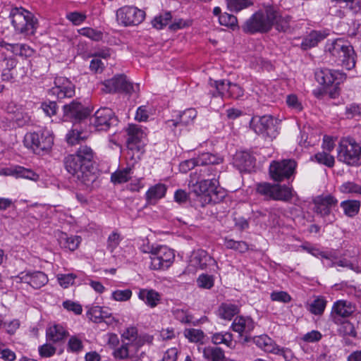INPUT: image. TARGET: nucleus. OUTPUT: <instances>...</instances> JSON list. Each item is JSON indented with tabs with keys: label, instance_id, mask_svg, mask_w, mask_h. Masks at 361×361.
Wrapping results in <instances>:
<instances>
[{
	"label": "nucleus",
	"instance_id": "obj_8",
	"mask_svg": "<svg viewBox=\"0 0 361 361\" xmlns=\"http://www.w3.org/2000/svg\"><path fill=\"white\" fill-rule=\"evenodd\" d=\"M337 159L350 166L361 165V146L352 139L341 141L337 149Z\"/></svg>",
	"mask_w": 361,
	"mask_h": 361
},
{
	"label": "nucleus",
	"instance_id": "obj_9",
	"mask_svg": "<svg viewBox=\"0 0 361 361\" xmlns=\"http://www.w3.org/2000/svg\"><path fill=\"white\" fill-rule=\"evenodd\" d=\"M151 252L150 267L154 270L168 269L173 262L175 255L172 250L166 246H158L150 250H144Z\"/></svg>",
	"mask_w": 361,
	"mask_h": 361
},
{
	"label": "nucleus",
	"instance_id": "obj_15",
	"mask_svg": "<svg viewBox=\"0 0 361 361\" xmlns=\"http://www.w3.org/2000/svg\"><path fill=\"white\" fill-rule=\"evenodd\" d=\"M128 137L127 139V147L128 150H136L140 152L146 140V129L136 124H130L126 130Z\"/></svg>",
	"mask_w": 361,
	"mask_h": 361
},
{
	"label": "nucleus",
	"instance_id": "obj_21",
	"mask_svg": "<svg viewBox=\"0 0 361 361\" xmlns=\"http://www.w3.org/2000/svg\"><path fill=\"white\" fill-rule=\"evenodd\" d=\"M255 322L252 318L243 316L236 317L231 324L232 330L238 333L240 336L243 334H250L255 329Z\"/></svg>",
	"mask_w": 361,
	"mask_h": 361
},
{
	"label": "nucleus",
	"instance_id": "obj_4",
	"mask_svg": "<svg viewBox=\"0 0 361 361\" xmlns=\"http://www.w3.org/2000/svg\"><path fill=\"white\" fill-rule=\"evenodd\" d=\"M53 144V133L47 129L27 133L24 137L25 146L32 149L37 154L48 152L51 149Z\"/></svg>",
	"mask_w": 361,
	"mask_h": 361
},
{
	"label": "nucleus",
	"instance_id": "obj_3",
	"mask_svg": "<svg viewBox=\"0 0 361 361\" xmlns=\"http://www.w3.org/2000/svg\"><path fill=\"white\" fill-rule=\"evenodd\" d=\"M330 54L336 59L346 69L350 70L355 65V53L350 42L343 39L338 38L326 45Z\"/></svg>",
	"mask_w": 361,
	"mask_h": 361
},
{
	"label": "nucleus",
	"instance_id": "obj_33",
	"mask_svg": "<svg viewBox=\"0 0 361 361\" xmlns=\"http://www.w3.org/2000/svg\"><path fill=\"white\" fill-rule=\"evenodd\" d=\"M136 353L133 347L123 341L120 347L114 350L113 355L116 359L125 360L133 357Z\"/></svg>",
	"mask_w": 361,
	"mask_h": 361
},
{
	"label": "nucleus",
	"instance_id": "obj_24",
	"mask_svg": "<svg viewBox=\"0 0 361 361\" xmlns=\"http://www.w3.org/2000/svg\"><path fill=\"white\" fill-rule=\"evenodd\" d=\"M214 262V259L203 250H198L194 252L190 259L192 265L201 269H205L208 264Z\"/></svg>",
	"mask_w": 361,
	"mask_h": 361
},
{
	"label": "nucleus",
	"instance_id": "obj_55",
	"mask_svg": "<svg viewBox=\"0 0 361 361\" xmlns=\"http://www.w3.org/2000/svg\"><path fill=\"white\" fill-rule=\"evenodd\" d=\"M219 22L221 25L233 28L236 26L238 20L235 16L224 13L219 16Z\"/></svg>",
	"mask_w": 361,
	"mask_h": 361
},
{
	"label": "nucleus",
	"instance_id": "obj_39",
	"mask_svg": "<svg viewBox=\"0 0 361 361\" xmlns=\"http://www.w3.org/2000/svg\"><path fill=\"white\" fill-rule=\"evenodd\" d=\"M228 9L232 12H239L253 4L251 0H226Z\"/></svg>",
	"mask_w": 361,
	"mask_h": 361
},
{
	"label": "nucleus",
	"instance_id": "obj_6",
	"mask_svg": "<svg viewBox=\"0 0 361 361\" xmlns=\"http://www.w3.org/2000/svg\"><path fill=\"white\" fill-rule=\"evenodd\" d=\"M193 192L197 196H202L205 203L218 202L223 197L219 180L216 178L197 180Z\"/></svg>",
	"mask_w": 361,
	"mask_h": 361
},
{
	"label": "nucleus",
	"instance_id": "obj_2",
	"mask_svg": "<svg viewBox=\"0 0 361 361\" xmlns=\"http://www.w3.org/2000/svg\"><path fill=\"white\" fill-rule=\"evenodd\" d=\"M276 15V8L271 5L264 6L244 23L242 29L249 34L268 32L274 26Z\"/></svg>",
	"mask_w": 361,
	"mask_h": 361
},
{
	"label": "nucleus",
	"instance_id": "obj_28",
	"mask_svg": "<svg viewBox=\"0 0 361 361\" xmlns=\"http://www.w3.org/2000/svg\"><path fill=\"white\" fill-rule=\"evenodd\" d=\"M66 331L62 326L59 324H55L52 326H50L47 330V340L54 343L61 341L66 336Z\"/></svg>",
	"mask_w": 361,
	"mask_h": 361
},
{
	"label": "nucleus",
	"instance_id": "obj_12",
	"mask_svg": "<svg viewBox=\"0 0 361 361\" xmlns=\"http://www.w3.org/2000/svg\"><path fill=\"white\" fill-rule=\"evenodd\" d=\"M116 16L118 23L127 27L141 23L145 18V13L137 7L123 6L117 10Z\"/></svg>",
	"mask_w": 361,
	"mask_h": 361
},
{
	"label": "nucleus",
	"instance_id": "obj_60",
	"mask_svg": "<svg viewBox=\"0 0 361 361\" xmlns=\"http://www.w3.org/2000/svg\"><path fill=\"white\" fill-rule=\"evenodd\" d=\"M184 335L191 342L195 343L200 341L204 337L203 332L201 330L195 329H185Z\"/></svg>",
	"mask_w": 361,
	"mask_h": 361
},
{
	"label": "nucleus",
	"instance_id": "obj_1",
	"mask_svg": "<svg viewBox=\"0 0 361 361\" xmlns=\"http://www.w3.org/2000/svg\"><path fill=\"white\" fill-rule=\"evenodd\" d=\"M93 151L87 145H81L76 153L69 154L63 159L66 170L82 184L90 186L95 180L92 160Z\"/></svg>",
	"mask_w": 361,
	"mask_h": 361
},
{
	"label": "nucleus",
	"instance_id": "obj_54",
	"mask_svg": "<svg viewBox=\"0 0 361 361\" xmlns=\"http://www.w3.org/2000/svg\"><path fill=\"white\" fill-rule=\"evenodd\" d=\"M203 168L200 170V176L202 179L216 178L219 170L216 169L215 165L202 166Z\"/></svg>",
	"mask_w": 361,
	"mask_h": 361
},
{
	"label": "nucleus",
	"instance_id": "obj_7",
	"mask_svg": "<svg viewBox=\"0 0 361 361\" xmlns=\"http://www.w3.org/2000/svg\"><path fill=\"white\" fill-rule=\"evenodd\" d=\"M314 76L316 80L324 87V89L327 90L330 87H333V90L329 92L331 98H335L338 95V86L346 78L344 73L325 68L317 69Z\"/></svg>",
	"mask_w": 361,
	"mask_h": 361
},
{
	"label": "nucleus",
	"instance_id": "obj_63",
	"mask_svg": "<svg viewBox=\"0 0 361 361\" xmlns=\"http://www.w3.org/2000/svg\"><path fill=\"white\" fill-rule=\"evenodd\" d=\"M68 350L73 353H78L82 350L83 345L80 338L71 336L68 343Z\"/></svg>",
	"mask_w": 361,
	"mask_h": 361
},
{
	"label": "nucleus",
	"instance_id": "obj_30",
	"mask_svg": "<svg viewBox=\"0 0 361 361\" xmlns=\"http://www.w3.org/2000/svg\"><path fill=\"white\" fill-rule=\"evenodd\" d=\"M203 355L212 361H226L224 351L219 347L208 346L204 348Z\"/></svg>",
	"mask_w": 361,
	"mask_h": 361
},
{
	"label": "nucleus",
	"instance_id": "obj_25",
	"mask_svg": "<svg viewBox=\"0 0 361 361\" xmlns=\"http://www.w3.org/2000/svg\"><path fill=\"white\" fill-rule=\"evenodd\" d=\"M0 174L15 176L17 178H23L32 180H37L39 177L33 171L19 166H15L14 168L4 169L2 172H0Z\"/></svg>",
	"mask_w": 361,
	"mask_h": 361
},
{
	"label": "nucleus",
	"instance_id": "obj_36",
	"mask_svg": "<svg viewBox=\"0 0 361 361\" xmlns=\"http://www.w3.org/2000/svg\"><path fill=\"white\" fill-rule=\"evenodd\" d=\"M197 166L216 165L222 162V159L214 154L206 152L196 158Z\"/></svg>",
	"mask_w": 361,
	"mask_h": 361
},
{
	"label": "nucleus",
	"instance_id": "obj_38",
	"mask_svg": "<svg viewBox=\"0 0 361 361\" xmlns=\"http://www.w3.org/2000/svg\"><path fill=\"white\" fill-rule=\"evenodd\" d=\"M137 335L138 331L135 326L128 327L121 334L122 342L125 341L134 348Z\"/></svg>",
	"mask_w": 361,
	"mask_h": 361
},
{
	"label": "nucleus",
	"instance_id": "obj_58",
	"mask_svg": "<svg viewBox=\"0 0 361 361\" xmlns=\"http://www.w3.org/2000/svg\"><path fill=\"white\" fill-rule=\"evenodd\" d=\"M87 314L92 322H102V307L97 305L88 307Z\"/></svg>",
	"mask_w": 361,
	"mask_h": 361
},
{
	"label": "nucleus",
	"instance_id": "obj_59",
	"mask_svg": "<svg viewBox=\"0 0 361 361\" xmlns=\"http://www.w3.org/2000/svg\"><path fill=\"white\" fill-rule=\"evenodd\" d=\"M154 340L153 336L147 334H141L137 335V338L135 344V352L137 353L139 349L145 343L151 344Z\"/></svg>",
	"mask_w": 361,
	"mask_h": 361
},
{
	"label": "nucleus",
	"instance_id": "obj_35",
	"mask_svg": "<svg viewBox=\"0 0 361 361\" xmlns=\"http://www.w3.org/2000/svg\"><path fill=\"white\" fill-rule=\"evenodd\" d=\"M166 192V188L164 184H157L151 187L146 193L147 200L156 201L162 198Z\"/></svg>",
	"mask_w": 361,
	"mask_h": 361
},
{
	"label": "nucleus",
	"instance_id": "obj_22",
	"mask_svg": "<svg viewBox=\"0 0 361 361\" xmlns=\"http://www.w3.org/2000/svg\"><path fill=\"white\" fill-rule=\"evenodd\" d=\"M252 342L256 344L260 349L267 353L274 354H280L281 349L276 344V343L267 335L263 334L257 336H254Z\"/></svg>",
	"mask_w": 361,
	"mask_h": 361
},
{
	"label": "nucleus",
	"instance_id": "obj_32",
	"mask_svg": "<svg viewBox=\"0 0 361 361\" xmlns=\"http://www.w3.org/2000/svg\"><path fill=\"white\" fill-rule=\"evenodd\" d=\"M292 197L291 189L286 185L275 184L271 200L288 201Z\"/></svg>",
	"mask_w": 361,
	"mask_h": 361
},
{
	"label": "nucleus",
	"instance_id": "obj_64",
	"mask_svg": "<svg viewBox=\"0 0 361 361\" xmlns=\"http://www.w3.org/2000/svg\"><path fill=\"white\" fill-rule=\"evenodd\" d=\"M286 103L290 108L295 110L296 112H300L302 109L301 103L295 94L288 95L286 97Z\"/></svg>",
	"mask_w": 361,
	"mask_h": 361
},
{
	"label": "nucleus",
	"instance_id": "obj_48",
	"mask_svg": "<svg viewBox=\"0 0 361 361\" xmlns=\"http://www.w3.org/2000/svg\"><path fill=\"white\" fill-rule=\"evenodd\" d=\"M174 317L182 324L191 323L193 317L187 310L176 308L172 311Z\"/></svg>",
	"mask_w": 361,
	"mask_h": 361
},
{
	"label": "nucleus",
	"instance_id": "obj_20",
	"mask_svg": "<svg viewBox=\"0 0 361 361\" xmlns=\"http://www.w3.org/2000/svg\"><path fill=\"white\" fill-rule=\"evenodd\" d=\"M64 116L76 121L86 118L90 114V110L84 107L81 103L73 101L69 104L63 106Z\"/></svg>",
	"mask_w": 361,
	"mask_h": 361
},
{
	"label": "nucleus",
	"instance_id": "obj_34",
	"mask_svg": "<svg viewBox=\"0 0 361 361\" xmlns=\"http://www.w3.org/2000/svg\"><path fill=\"white\" fill-rule=\"evenodd\" d=\"M341 207L346 216L353 217L358 213L360 202L355 200H345L341 203Z\"/></svg>",
	"mask_w": 361,
	"mask_h": 361
},
{
	"label": "nucleus",
	"instance_id": "obj_45",
	"mask_svg": "<svg viewBox=\"0 0 361 361\" xmlns=\"http://www.w3.org/2000/svg\"><path fill=\"white\" fill-rule=\"evenodd\" d=\"M171 18V13L170 12H165L159 16H156L152 21V23L154 27L161 30L169 23Z\"/></svg>",
	"mask_w": 361,
	"mask_h": 361
},
{
	"label": "nucleus",
	"instance_id": "obj_31",
	"mask_svg": "<svg viewBox=\"0 0 361 361\" xmlns=\"http://www.w3.org/2000/svg\"><path fill=\"white\" fill-rule=\"evenodd\" d=\"M325 38V35L320 32H311L301 43V47L304 50H307L315 47L317 44Z\"/></svg>",
	"mask_w": 361,
	"mask_h": 361
},
{
	"label": "nucleus",
	"instance_id": "obj_17",
	"mask_svg": "<svg viewBox=\"0 0 361 361\" xmlns=\"http://www.w3.org/2000/svg\"><path fill=\"white\" fill-rule=\"evenodd\" d=\"M17 282L25 283L35 289H39L48 282L47 276L42 271L21 272L16 276Z\"/></svg>",
	"mask_w": 361,
	"mask_h": 361
},
{
	"label": "nucleus",
	"instance_id": "obj_41",
	"mask_svg": "<svg viewBox=\"0 0 361 361\" xmlns=\"http://www.w3.org/2000/svg\"><path fill=\"white\" fill-rule=\"evenodd\" d=\"M87 138V133L80 131L78 128L71 130L66 135V140L68 144L74 145L80 143V141Z\"/></svg>",
	"mask_w": 361,
	"mask_h": 361
},
{
	"label": "nucleus",
	"instance_id": "obj_18",
	"mask_svg": "<svg viewBox=\"0 0 361 361\" xmlns=\"http://www.w3.org/2000/svg\"><path fill=\"white\" fill-rule=\"evenodd\" d=\"M52 94L56 95L58 99L71 97L75 94L74 85L65 78H56L54 80V87L51 89Z\"/></svg>",
	"mask_w": 361,
	"mask_h": 361
},
{
	"label": "nucleus",
	"instance_id": "obj_56",
	"mask_svg": "<svg viewBox=\"0 0 361 361\" xmlns=\"http://www.w3.org/2000/svg\"><path fill=\"white\" fill-rule=\"evenodd\" d=\"M326 302L323 298H317L310 306V311L314 314H321L323 313Z\"/></svg>",
	"mask_w": 361,
	"mask_h": 361
},
{
	"label": "nucleus",
	"instance_id": "obj_5",
	"mask_svg": "<svg viewBox=\"0 0 361 361\" xmlns=\"http://www.w3.org/2000/svg\"><path fill=\"white\" fill-rule=\"evenodd\" d=\"M10 18L16 32L26 36L35 34L37 20L30 11L21 7L14 8L11 11Z\"/></svg>",
	"mask_w": 361,
	"mask_h": 361
},
{
	"label": "nucleus",
	"instance_id": "obj_43",
	"mask_svg": "<svg viewBox=\"0 0 361 361\" xmlns=\"http://www.w3.org/2000/svg\"><path fill=\"white\" fill-rule=\"evenodd\" d=\"M232 341L233 335L228 332L216 333L212 336V342L215 345L224 343L229 347L232 344Z\"/></svg>",
	"mask_w": 361,
	"mask_h": 361
},
{
	"label": "nucleus",
	"instance_id": "obj_44",
	"mask_svg": "<svg viewBox=\"0 0 361 361\" xmlns=\"http://www.w3.org/2000/svg\"><path fill=\"white\" fill-rule=\"evenodd\" d=\"M314 159L317 163L327 167L331 168L334 166V157L325 151L317 153L314 155Z\"/></svg>",
	"mask_w": 361,
	"mask_h": 361
},
{
	"label": "nucleus",
	"instance_id": "obj_29",
	"mask_svg": "<svg viewBox=\"0 0 361 361\" xmlns=\"http://www.w3.org/2000/svg\"><path fill=\"white\" fill-rule=\"evenodd\" d=\"M197 116V111L195 109L190 108L183 111L178 115V120H171L172 126L176 127L177 126L182 124L187 126L192 123Z\"/></svg>",
	"mask_w": 361,
	"mask_h": 361
},
{
	"label": "nucleus",
	"instance_id": "obj_13",
	"mask_svg": "<svg viewBox=\"0 0 361 361\" xmlns=\"http://www.w3.org/2000/svg\"><path fill=\"white\" fill-rule=\"evenodd\" d=\"M338 200L332 195L319 196L314 200V212L322 217L326 219L328 223H333L335 216L333 211L337 207Z\"/></svg>",
	"mask_w": 361,
	"mask_h": 361
},
{
	"label": "nucleus",
	"instance_id": "obj_42",
	"mask_svg": "<svg viewBox=\"0 0 361 361\" xmlns=\"http://www.w3.org/2000/svg\"><path fill=\"white\" fill-rule=\"evenodd\" d=\"M276 17L274 25L279 31L286 32L290 28V17L288 16H282L276 9Z\"/></svg>",
	"mask_w": 361,
	"mask_h": 361
},
{
	"label": "nucleus",
	"instance_id": "obj_52",
	"mask_svg": "<svg viewBox=\"0 0 361 361\" xmlns=\"http://www.w3.org/2000/svg\"><path fill=\"white\" fill-rule=\"evenodd\" d=\"M275 184L269 183H261L257 186V191L259 194L264 195L267 199H271L273 190Z\"/></svg>",
	"mask_w": 361,
	"mask_h": 361
},
{
	"label": "nucleus",
	"instance_id": "obj_26",
	"mask_svg": "<svg viewBox=\"0 0 361 361\" xmlns=\"http://www.w3.org/2000/svg\"><path fill=\"white\" fill-rule=\"evenodd\" d=\"M58 241L61 247L74 251L78 247L81 238L78 235H68L66 233L61 232L58 235Z\"/></svg>",
	"mask_w": 361,
	"mask_h": 361
},
{
	"label": "nucleus",
	"instance_id": "obj_61",
	"mask_svg": "<svg viewBox=\"0 0 361 361\" xmlns=\"http://www.w3.org/2000/svg\"><path fill=\"white\" fill-rule=\"evenodd\" d=\"M270 297L273 301L281 302L283 303L289 302L291 300L290 295L285 291H274L271 293Z\"/></svg>",
	"mask_w": 361,
	"mask_h": 361
},
{
	"label": "nucleus",
	"instance_id": "obj_19",
	"mask_svg": "<svg viewBox=\"0 0 361 361\" xmlns=\"http://www.w3.org/2000/svg\"><path fill=\"white\" fill-rule=\"evenodd\" d=\"M354 310L355 307L352 305L351 302L345 300H338L334 302L332 307L331 312V319L334 323L339 324L342 319L350 316Z\"/></svg>",
	"mask_w": 361,
	"mask_h": 361
},
{
	"label": "nucleus",
	"instance_id": "obj_53",
	"mask_svg": "<svg viewBox=\"0 0 361 361\" xmlns=\"http://www.w3.org/2000/svg\"><path fill=\"white\" fill-rule=\"evenodd\" d=\"M340 191L342 193H356L361 195V186L358 184L348 181L340 186Z\"/></svg>",
	"mask_w": 361,
	"mask_h": 361
},
{
	"label": "nucleus",
	"instance_id": "obj_62",
	"mask_svg": "<svg viewBox=\"0 0 361 361\" xmlns=\"http://www.w3.org/2000/svg\"><path fill=\"white\" fill-rule=\"evenodd\" d=\"M75 277L76 276L73 274H58L57 279L61 286L66 288L73 283Z\"/></svg>",
	"mask_w": 361,
	"mask_h": 361
},
{
	"label": "nucleus",
	"instance_id": "obj_16",
	"mask_svg": "<svg viewBox=\"0 0 361 361\" xmlns=\"http://www.w3.org/2000/svg\"><path fill=\"white\" fill-rule=\"evenodd\" d=\"M250 126L258 135L269 137L274 136V121L271 116H254L250 121Z\"/></svg>",
	"mask_w": 361,
	"mask_h": 361
},
{
	"label": "nucleus",
	"instance_id": "obj_10",
	"mask_svg": "<svg viewBox=\"0 0 361 361\" xmlns=\"http://www.w3.org/2000/svg\"><path fill=\"white\" fill-rule=\"evenodd\" d=\"M102 90L106 93L124 92L131 94L140 90V85L135 86L127 80L125 75H118L111 79L106 80L102 83Z\"/></svg>",
	"mask_w": 361,
	"mask_h": 361
},
{
	"label": "nucleus",
	"instance_id": "obj_57",
	"mask_svg": "<svg viewBox=\"0 0 361 361\" xmlns=\"http://www.w3.org/2000/svg\"><path fill=\"white\" fill-rule=\"evenodd\" d=\"M214 277L212 276L202 274L199 276L197 282L199 287L210 289L214 286Z\"/></svg>",
	"mask_w": 361,
	"mask_h": 361
},
{
	"label": "nucleus",
	"instance_id": "obj_23",
	"mask_svg": "<svg viewBox=\"0 0 361 361\" xmlns=\"http://www.w3.org/2000/svg\"><path fill=\"white\" fill-rule=\"evenodd\" d=\"M138 298L151 308H154L161 301V294L151 288H141L137 293Z\"/></svg>",
	"mask_w": 361,
	"mask_h": 361
},
{
	"label": "nucleus",
	"instance_id": "obj_46",
	"mask_svg": "<svg viewBox=\"0 0 361 361\" xmlns=\"http://www.w3.org/2000/svg\"><path fill=\"white\" fill-rule=\"evenodd\" d=\"M231 82L228 80H214L211 85L216 87L218 94L221 97H228Z\"/></svg>",
	"mask_w": 361,
	"mask_h": 361
},
{
	"label": "nucleus",
	"instance_id": "obj_27",
	"mask_svg": "<svg viewBox=\"0 0 361 361\" xmlns=\"http://www.w3.org/2000/svg\"><path fill=\"white\" fill-rule=\"evenodd\" d=\"M233 159L235 165L240 171H250L254 166V158L247 152H237Z\"/></svg>",
	"mask_w": 361,
	"mask_h": 361
},
{
	"label": "nucleus",
	"instance_id": "obj_49",
	"mask_svg": "<svg viewBox=\"0 0 361 361\" xmlns=\"http://www.w3.org/2000/svg\"><path fill=\"white\" fill-rule=\"evenodd\" d=\"M133 295V292L130 289L125 290H116L111 293V299L118 302L128 301Z\"/></svg>",
	"mask_w": 361,
	"mask_h": 361
},
{
	"label": "nucleus",
	"instance_id": "obj_11",
	"mask_svg": "<svg viewBox=\"0 0 361 361\" xmlns=\"http://www.w3.org/2000/svg\"><path fill=\"white\" fill-rule=\"evenodd\" d=\"M296 162L293 159L273 161L269 166V175L274 181L289 178L295 172Z\"/></svg>",
	"mask_w": 361,
	"mask_h": 361
},
{
	"label": "nucleus",
	"instance_id": "obj_47",
	"mask_svg": "<svg viewBox=\"0 0 361 361\" xmlns=\"http://www.w3.org/2000/svg\"><path fill=\"white\" fill-rule=\"evenodd\" d=\"M340 326L338 329V332L341 336H350L353 337L356 336V331L355 327L352 323L348 321H341L338 324Z\"/></svg>",
	"mask_w": 361,
	"mask_h": 361
},
{
	"label": "nucleus",
	"instance_id": "obj_14",
	"mask_svg": "<svg viewBox=\"0 0 361 361\" xmlns=\"http://www.w3.org/2000/svg\"><path fill=\"white\" fill-rule=\"evenodd\" d=\"M118 119L114 111L106 107L100 108L91 118V123L97 130H107L111 126H116Z\"/></svg>",
	"mask_w": 361,
	"mask_h": 361
},
{
	"label": "nucleus",
	"instance_id": "obj_37",
	"mask_svg": "<svg viewBox=\"0 0 361 361\" xmlns=\"http://www.w3.org/2000/svg\"><path fill=\"white\" fill-rule=\"evenodd\" d=\"M238 312V307L233 304L223 303L219 308V316L227 320H231Z\"/></svg>",
	"mask_w": 361,
	"mask_h": 361
},
{
	"label": "nucleus",
	"instance_id": "obj_51",
	"mask_svg": "<svg viewBox=\"0 0 361 361\" xmlns=\"http://www.w3.org/2000/svg\"><path fill=\"white\" fill-rule=\"evenodd\" d=\"M123 238L121 234L117 231L112 232L108 237L107 239V249L113 252L115 249L119 245Z\"/></svg>",
	"mask_w": 361,
	"mask_h": 361
},
{
	"label": "nucleus",
	"instance_id": "obj_50",
	"mask_svg": "<svg viewBox=\"0 0 361 361\" xmlns=\"http://www.w3.org/2000/svg\"><path fill=\"white\" fill-rule=\"evenodd\" d=\"M225 246L228 249H233L240 252H245L248 250L247 244L244 241H235L233 239H226Z\"/></svg>",
	"mask_w": 361,
	"mask_h": 361
},
{
	"label": "nucleus",
	"instance_id": "obj_40",
	"mask_svg": "<svg viewBox=\"0 0 361 361\" xmlns=\"http://www.w3.org/2000/svg\"><path fill=\"white\" fill-rule=\"evenodd\" d=\"M130 168H126L123 170H118L113 173L111 176V180L113 183L121 184L126 183L130 178Z\"/></svg>",
	"mask_w": 361,
	"mask_h": 361
}]
</instances>
